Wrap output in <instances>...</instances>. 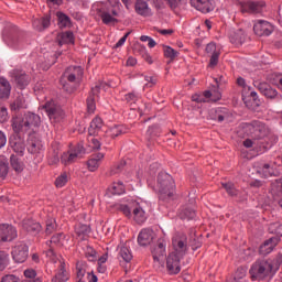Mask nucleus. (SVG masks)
<instances>
[{
	"label": "nucleus",
	"mask_w": 282,
	"mask_h": 282,
	"mask_svg": "<svg viewBox=\"0 0 282 282\" xmlns=\"http://www.w3.org/2000/svg\"><path fill=\"white\" fill-rule=\"evenodd\" d=\"M90 149L98 150L100 149V141L98 139L91 137L88 139Z\"/></svg>",
	"instance_id": "obj_61"
},
{
	"label": "nucleus",
	"mask_w": 282,
	"mask_h": 282,
	"mask_svg": "<svg viewBox=\"0 0 282 282\" xmlns=\"http://www.w3.org/2000/svg\"><path fill=\"white\" fill-rule=\"evenodd\" d=\"M75 232L77 236L80 237V239H85L89 232H91V229L87 225H77L75 228Z\"/></svg>",
	"instance_id": "obj_41"
},
{
	"label": "nucleus",
	"mask_w": 282,
	"mask_h": 282,
	"mask_svg": "<svg viewBox=\"0 0 282 282\" xmlns=\"http://www.w3.org/2000/svg\"><path fill=\"white\" fill-rule=\"evenodd\" d=\"M85 257L88 261H96L98 257L96 256V250L93 249L90 246L85 248Z\"/></svg>",
	"instance_id": "obj_51"
},
{
	"label": "nucleus",
	"mask_w": 282,
	"mask_h": 282,
	"mask_svg": "<svg viewBox=\"0 0 282 282\" xmlns=\"http://www.w3.org/2000/svg\"><path fill=\"white\" fill-rule=\"evenodd\" d=\"M155 239V232L152 229H142L138 236L139 246H149Z\"/></svg>",
	"instance_id": "obj_20"
},
{
	"label": "nucleus",
	"mask_w": 282,
	"mask_h": 282,
	"mask_svg": "<svg viewBox=\"0 0 282 282\" xmlns=\"http://www.w3.org/2000/svg\"><path fill=\"white\" fill-rule=\"evenodd\" d=\"M253 32L257 36H270L272 32H274V26L270 24V22L265 20H259L253 25Z\"/></svg>",
	"instance_id": "obj_15"
},
{
	"label": "nucleus",
	"mask_w": 282,
	"mask_h": 282,
	"mask_svg": "<svg viewBox=\"0 0 282 282\" xmlns=\"http://www.w3.org/2000/svg\"><path fill=\"white\" fill-rule=\"evenodd\" d=\"M213 100V102H217V100H221V93L214 86L212 90H206L203 95H194L192 96V100L194 102H206V100Z\"/></svg>",
	"instance_id": "obj_13"
},
{
	"label": "nucleus",
	"mask_w": 282,
	"mask_h": 282,
	"mask_svg": "<svg viewBox=\"0 0 282 282\" xmlns=\"http://www.w3.org/2000/svg\"><path fill=\"white\" fill-rule=\"evenodd\" d=\"M11 166L17 173H21L23 171V162L17 155H11Z\"/></svg>",
	"instance_id": "obj_42"
},
{
	"label": "nucleus",
	"mask_w": 282,
	"mask_h": 282,
	"mask_svg": "<svg viewBox=\"0 0 282 282\" xmlns=\"http://www.w3.org/2000/svg\"><path fill=\"white\" fill-rule=\"evenodd\" d=\"M135 12L140 14L141 17H151V8H149V4L143 0H138L135 2Z\"/></svg>",
	"instance_id": "obj_28"
},
{
	"label": "nucleus",
	"mask_w": 282,
	"mask_h": 282,
	"mask_svg": "<svg viewBox=\"0 0 282 282\" xmlns=\"http://www.w3.org/2000/svg\"><path fill=\"white\" fill-rule=\"evenodd\" d=\"M43 151V142L36 140L32 141L31 145L29 147V152L30 153H41Z\"/></svg>",
	"instance_id": "obj_47"
},
{
	"label": "nucleus",
	"mask_w": 282,
	"mask_h": 282,
	"mask_svg": "<svg viewBox=\"0 0 282 282\" xmlns=\"http://www.w3.org/2000/svg\"><path fill=\"white\" fill-rule=\"evenodd\" d=\"M243 147H246V149H257V147H259V143H257V139H247L243 141Z\"/></svg>",
	"instance_id": "obj_58"
},
{
	"label": "nucleus",
	"mask_w": 282,
	"mask_h": 282,
	"mask_svg": "<svg viewBox=\"0 0 282 282\" xmlns=\"http://www.w3.org/2000/svg\"><path fill=\"white\" fill-rule=\"evenodd\" d=\"M151 254L155 268H164V261H166V241L160 239L158 243L152 247Z\"/></svg>",
	"instance_id": "obj_8"
},
{
	"label": "nucleus",
	"mask_w": 282,
	"mask_h": 282,
	"mask_svg": "<svg viewBox=\"0 0 282 282\" xmlns=\"http://www.w3.org/2000/svg\"><path fill=\"white\" fill-rule=\"evenodd\" d=\"M102 160H105V153L98 152L91 154L87 161L88 171H90L91 173L98 171L100 164L102 163Z\"/></svg>",
	"instance_id": "obj_21"
},
{
	"label": "nucleus",
	"mask_w": 282,
	"mask_h": 282,
	"mask_svg": "<svg viewBox=\"0 0 282 282\" xmlns=\"http://www.w3.org/2000/svg\"><path fill=\"white\" fill-rule=\"evenodd\" d=\"M140 94L128 93L124 95V100L128 105H137L138 100H140Z\"/></svg>",
	"instance_id": "obj_45"
},
{
	"label": "nucleus",
	"mask_w": 282,
	"mask_h": 282,
	"mask_svg": "<svg viewBox=\"0 0 282 282\" xmlns=\"http://www.w3.org/2000/svg\"><path fill=\"white\" fill-rule=\"evenodd\" d=\"M83 78V67L80 66H69L61 79V85L63 86V89L67 91L68 94H72L74 89H76L75 86L69 87V84L65 83V80H68L69 83H73L76 85V83H80V79Z\"/></svg>",
	"instance_id": "obj_6"
},
{
	"label": "nucleus",
	"mask_w": 282,
	"mask_h": 282,
	"mask_svg": "<svg viewBox=\"0 0 282 282\" xmlns=\"http://www.w3.org/2000/svg\"><path fill=\"white\" fill-rule=\"evenodd\" d=\"M84 153H85V147L78 143L74 149L63 153L62 163L73 164V162H76V160H80Z\"/></svg>",
	"instance_id": "obj_11"
},
{
	"label": "nucleus",
	"mask_w": 282,
	"mask_h": 282,
	"mask_svg": "<svg viewBox=\"0 0 282 282\" xmlns=\"http://www.w3.org/2000/svg\"><path fill=\"white\" fill-rule=\"evenodd\" d=\"M108 191L112 195H124V184L122 182L112 183Z\"/></svg>",
	"instance_id": "obj_36"
},
{
	"label": "nucleus",
	"mask_w": 282,
	"mask_h": 282,
	"mask_svg": "<svg viewBox=\"0 0 282 282\" xmlns=\"http://www.w3.org/2000/svg\"><path fill=\"white\" fill-rule=\"evenodd\" d=\"M68 181V176L67 173H63L61 174L56 180H55V186L57 188H63V186H65V184H67Z\"/></svg>",
	"instance_id": "obj_52"
},
{
	"label": "nucleus",
	"mask_w": 282,
	"mask_h": 282,
	"mask_svg": "<svg viewBox=\"0 0 282 282\" xmlns=\"http://www.w3.org/2000/svg\"><path fill=\"white\" fill-rule=\"evenodd\" d=\"M181 256H176L175 252H171L166 258V270L169 274H180L182 267L180 265Z\"/></svg>",
	"instance_id": "obj_14"
},
{
	"label": "nucleus",
	"mask_w": 282,
	"mask_h": 282,
	"mask_svg": "<svg viewBox=\"0 0 282 282\" xmlns=\"http://www.w3.org/2000/svg\"><path fill=\"white\" fill-rule=\"evenodd\" d=\"M58 45H74V33L72 31H66L57 35Z\"/></svg>",
	"instance_id": "obj_26"
},
{
	"label": "nucleus",
	"mask_w": 282,
	"mask_h": 282,
	"mask_svg": "<svg viewBox=\"0 0 282 282\" xmlns=\"http://www.w3.org/2000/svg\"><path fill=\"white\" fill-rule=\"evenodd\" d=\"M230 116H232V113H230V110L227 108H217L215 110L214 120H218L219 122H228V120H230Z\"/></svg>",
	"instance_id": "obj_27"
},
{
	"label": "nucleus",
	"mask_w": 282,
	"mask_h": 282,
	"mask_svg": "<svg viewBox=\"0 0 282 282\" xmlns=\"http://www.w3.org/2000/svg\"><path fill=\"white\" fill-rule=\"evenodd\" d=\"M43 109H45L51 122H61L63 118H65V112L63 111V108L56 101L51 100L47 101Z\"/></svg>",
	"instance_id": "obj_9"
},
{
	"label": "nucleus",
	"mask_w": 282,
	"mask_h": 282,
	"mask_svg": "<svg viewBox=\"0 0 282 282\" xmlns=\"http://www.w3.org/2000/svg\"><path fill=\"white\" fill-rule=\"evenodd\" d=\"M279 243V238H270L269 240L264 241L262 246H260V254H270L276 248Z\"/></svg>",
	"instance_id": "obj_25"
},
{
	"label": "nucleus",
	"mask_w": 282,
	"mask_h": 282,
	"mask_svg": "<svg viewBox=\"0 0 282 282\" xmlns=\"http://www.w3.org/2000/svg\"><path fill=\"white\" fill-rule=\"evenodd\" d=\"M25 107H28V105L25 104V97L23 96H19L12 105V109H25Z\"/></svg>",
	"instance_id": "obj_50"
},
{
	"label": "nucleus",
	"mask_w": 282,
	"mask_h": 282,
	"mask_svg": "<svg viewBox=\"0 0 282 282\" xmlns=\"http://www.w3.org/2000/svg\"><path fill=\"white\" fill-rule=\"evenodd\" d=\"M206 52H207V54H212V55L220 53L219 47H217V45L213 42L207 44Z\"/></svg>",
	"instance_id": "obj_56"
},
{
	"label": "nucleus",
	"mask_w": 282,
	"mask_h": 282,
	"mask_svg": "<svg viewBox=\"0 0 282 282\" xmlns=\"http://www.w3.org/2000/svg\"><path fill=\"white\" fill-rule=\"evenodd\" d=\"M8 177V159L0 156V181Z\"/></svg>",
	"instance_id": "obj_40"
},
{
	"label": "nucleus",
	"mask_w": 282,
	"mask_h": 282,
	"mask_svg": "<svg viewBox=\"0 0 282 282\" xmlns=\"http://www.w3.org/2000/svg\"><path fill=\"white\" fill-rule=\"evenodd\" d=\"M63 239H65V234L59 232V234L54 235L51 238L50 243H54L55 246H61V243H63Z\"/></svg>",
	"instance_id": "obj_55"
},
{
	"label": "nucleus",
	"mask_w": 282,
	"mask_h": 282,
	"mask_svg": "<svg viewBox=\"0 0 282 282\" xmlns=\"http://www.w3.org/2000/svg\"><path fill=\"white\" fill-rule=\"evenodd\" d=\"M123 132H124V127L113 126L108 130V135H110V138H118V135H121V133Z\"/></svg>",
	"instance_id": "obj_46"
},
{
	"label": "nucleus",
	"mask_w": 282,
	"mask_h": 282,
	"mask_svg": "<svg viewBox=\"0 0 282 282\" xmlns=\"http://www.w3.org/2000/svg\"><path fill=\"white\" fill-rule=\"evenodd\" d=\"M229 41L234 45H243V43H246V33L241 29L231 31L229 35Z\"/></svg>",
	"instance_id": "obj_24"
},
{
	"label": "nucleus",
	"mask_w": 282,
	"mask_h": 282,
	"mask_svg": "<svg viewBox=\"0 0 282 282\" xmlns=\"http://www.w3.org/2000/svg\"><path fill=\"white\" fill-rule=\"evenodd\" d=\"M89 265L85 261H78L76 263V276L77 279H84L85 274H89Z\"/></svg>",
	"instance_id": "obj_30"
},
{
	"label": "nucleus",
	"mask_w": 282,
	"mask_h": 282,
	"mask_svg": "<svg viewBox=\"0 0 282 282\" xmlns=\"http://www.w3.org/2000/svg\"><path fill=\"white\" fill-rule=\"evenodd\" d=\"M257 173L262 177H272V175H279V172L271 167L270 164H263L261 167H258Z\"/></svg>",
	"instance_id": "obj_31"
},
{
	"label": "nucleus",
	"mask_w": 282,
	"mask_h": 282,
	"mask_svg": "<svg viewBox=\"0 0 282 282\" xmlns=\"http://www.w3.org/2000/svg\"><path fill=\"white\" fill-rule=\"evenodd\" d=\"M220 53H214L209 59V67H217V63H219Z\"/></svg>",
	"instance_id": "obj_59"
},
{
	"label": "nucleus",
	"mask_w": 282,
	"mask_h": 282,
	"mask_svg": "<svg viewBox=\"0 0 282 282\" xmlns=\"http://www.w3.org/2000/svg\"><path fill=\"white\" fill-rule=\"evenodd\" d=\"M124 166H127V162L121 161L119 164H116L115 166L111 167L109 175L113 176V175H118L119 173H122V171L124 170Z\"/></svg>",
	"instance_id": "obj_48"
},
{
	"label": "nucleus",
	"mask_w": 282,
	"mask_h": 282,
	"mask_svg": "<svg viewBox=\"0 0 282 282\" xmlns=\"http://www.w3.org/2000/svg\"><path fill=\"white\" fill-rule=\"evenodd\" d=\"M223 188L228 193V195H231V197H235L237 195V188H235V184L232 183H221Z\"/></svg>",
	"instance_id": "obj_54"
},
{
	"label": "nucleus",
	"mask_w": 282,
	"mask_h": 282,
	"mask_svg": "<svg viewBox=\"0 0 282 282\" xmlns=\"http://www.w3.org/2000/svg\"><path fill=\"white\" fill-rule=\"evenodd\" d=\"M11 91L10 82L0 77V98H9Z\"/></svg>",
	"instance_id": "obj_33"
},
{
	"label": "nucleus",
	"mask_w": 282,
	"mask_h": 282,
	"mask_svg": "<svg viewBox=\"0 0 282 282\" xmlns=\"http://www.w3.org/2000/svg\"><path fill=\"white\" fill-rule=\"evenodd\" d=\"M102 127H105L102 119L100 117H96L91 120L88 128L89 135H100V133H102Z\"/></svg>",
	"instance_id": "obj_23"
},
{
	"label": "nucleus",
	"mask_w": 282,
	"mask_h": 282,
	"mask_svg": "<svg viewBox=\"0 0 282 282\" xmlns=\"http://www.w3.org/2000/svg\"><path fill=\"white\" fill-rule=\"evenodd\" d=\"M11 147L15 153H18L19 155H23L25 151V143H23V141L19 140L15 142H11Z\"/></svg>",
	"instance_id": "obj_43"
},
{
	"label": "nucleus",
	"mask_w": 282,
	"mask_h": 282,
	"mask_svg": "<svg viewBox=\"0 0 282 282\" xmlns=\"http://www.w3.org/2000/svg\"><path fill=\"white\" fill-rule=\"evenodd\" d=\"M15 82L20 89H24L25 87H28V85H30V76H28L24 73H21L15 76Z\"/></svg>",
	"instance_id": "obj_34"
},
{
	"label": "nucleus",
	"mask_w": 282,
	"mask_h": 282,
	"mask_svg": "<svg viewBox=\"0 0 282 282\" xmlns=\"http://www.w3.org/2000/svg\"><path fill=\"white\" fill-rule=\"evenodd\" d=\"M178 215L181 219H187V221L195 219V212L191 207L182 208Z\"/></svg>",
	"instance_id": "obj_39"
},
{
	"label": "nucleus",
	"mask_w": 282,
	"mask_h": 282,
	"mask_svg": "<svg viewBox=\"0 0 282 282\" xmlns=\"http://www.w3.org/2000/svg\"><path fill=\"white\" fill-rule=\"evenodd\" d=\"M144 78L147 80V84L144 85V87H153V85H155V83H158V79L153 76L147 75Z\"/></svg>",
	"instance_id": "obj_62"
},
{
	"label": "nucleus",
	"mask_w": 282,
	"mask_h": 282,
	"mask_svg": "<svg viewBox=\"0 0 282 282\" xmlns=\"http://www.w3.org/2000/svg\"><path fill=\"white\" fill-rule=\"evenodd\" d=\"M54 230H56V220L53 218H48L46 220V235H52V232H54Z\"/></svg>",
	"instance_id": "obj_53"
},
{
	"label": "nucleus",
	"mask_w": 282,
	"mask_h": 282,
	"mask_svg": "<svg viewBox=\"0 0 282 282\" xmlns=\"http://www.w3.org/2000/svg\"><path fill=\"white\" fill-rule=\"evenodd\" d=\"M1 282H20L17 275H6L2 278Z\"/></svg>",
	"instance_id": "obj_64"
},
{
	"label": "nucleus",
	"mask_w": 282,
	"mask_h": 282,
	"mask_svg": "<svg viewBox=\"0 0 282 282\" xmlns=\"http://www.w3.org/2000/svg\"><path fill=\"white\" fill-rule=\"evenodd\" d=\"M23 228L26 232H39L41 231V224L34 220H23Z\"/></svg>",
	"instance_id": "obj_32"
},
{
	"label": "nucleus",
	"mask_w": 282,
	"mask_h": 282,
	"mask_svg": "<svg viewBox=\"0 0 282 282\" xmlns=\"http://www.w3.org/2000/svg\"><path fill=\"white\" fill-rule=\"evenodd\" d=\"M8 122V108L0 105V123Z\"/></svg>",
	"instance_id": "obj_57"
},
{
	"label": "nucleus",
	"mask_w": 282,
	"mask_h": 282,
	"mask_svg": "<svg viewBox=\"0 0 282 282\" xmlns=\"http://www.w3.org/2000/svg\"><path fill=\"white\" fill-rule=\"evenodd\" d=\"M240 10L242 14H259L263 10V3L252 1L241 2Z\"/></svg>",
	"instance_id": "obj_17"
},
{
	"label": "nucleus",
	"mask_w": 282,
	"mask_h": 282,
	"mask_svg": "<svg viewBox=\"0 0 282 282\" xmlns=\"http://www.w3.org/2000/svg\"><path fill=\"white\" fill-rule=\"evenodd\" d=\"M243 133L247 135H252V138L257 140H261V138H265L268 135L269 130L265 123L261 121H252L250 123H242L241 126Z\"/></svg>",
	"instance_id": "obj_7"
},
{
	"label": "nucleus",
	"mask_w": 282,
	"mask_h": 282,
	"mask_svg": "<svg viewBox=\"0 0 282 282\" xmlns=\"http://www.w3.org/2000/svg\"><path fill=\"white\" fill-rule=\"evenodd\" d=\"M10 261V256L6 251H0V270H6Z\"/></svg>",
	"instance_id": "obj_49"
},
{
	"label": "nucleus",
	"mask_w": 282,
	"mask_h": 282,
	"mask_svg": "<svg viewBox=\"0 0 282 282\" xmlns=\"http://www.w3.org/2000/svg\"><path fill=\"white\" fill-rule=\"evenodd\" d=\"M41 124V117L36 113H25L23 117L13 118L12 127L17 133L34 131Z\"/></svg>",
	"instance_id": "obj_2"
},
{
	"label": "nucleus",
	"mask_w": 282,
	"mask_h": 282,
	"mask_svg": "<svg viewBox=\"0 0 282 282\" xmlns=\"http://www.w3.org/2000/svg\"><path fill=\"white\" fill-rule=\"evenodd\" d=\"M28 245L23 242L17 243L11 251L13 261L15 263H25V261L28 260Z\"/></svg>",
	"instance_id": "obj_12"
},
{
	"label": "nucleus",
	"mask_w": 282,
	"mask_h": 282,
	"mask_svg": "<svg viewBox=\"0 0 282 282\" xmlns=\"http://www.w3.org/2000/svg\"><path fill=\"white\" fill-rule=\"evenodd\" d=\"M279 265V259L258 260L250 268L249 274L253 281H263L267 276H274Z\"/></svg>",
	"instance_id": "obj_1"
},
{
	"label": "nucleus",
	"mask_w": 282,
	"mask_h": 282,
	"mask_svg": "<svg viewBox=\"0 0 282 282\" xmlns=\"http://www.w3.org/2000/svg\"><path fill=\"white\" fill-rule=\"evenodd\" d=\"M172 246H173L174 254L178 257H184V253L188 249V239L186 238V235L176 234L172 238Z\"/></svg>",
	"instance_id": "obj_10"
},
{
	"label": "nucleus",
	"mask_w": 282,
	"mask_h": 282,
	"mask_svg": "<svg viewBox=\"0 0 282 282\" xmlns=\"http://www.w3.org/2000/svg\"><path fill=\"white\" fill-rule=\"evenodd\" d=\"M56 17L58 19L59 28H69V25H72V20L69 19V17H67V14L63 12H57Z\"/></svg>",
	"instance_id": "obj_38"
},
{
	"label": "nucleus",
	"mask_w": 282,
	"mask_h": 282,
	"mask_svg": "<svg viewBox=\"0 0 282 282\" xmlns=\"http://www.w3.org/2000/svg\"><path fill=\"white\" fill-rule=\"evenodd\" d=\"M178 55H180V53L177 51H175L173 47L164 46L165 58H170V61H175V58H177Z\"/></svg>",
	"instance_id": "obj_44"
},
{
	"label": "nucleus",
	"mask_w": 282,
	"mask_h": 282,
	"mask_svg": "<svg viewBox=\"0 0 282 282\" xmlns=\"http://www.w3.org/2000/svg\"><path fill=\"white\" fill-rule=\"evenodd\" d=\"M33 28L36 30H45V28H50V17L34 20Z\"/></svg>",
	"instance_id": "obj_37"
},
{
	"label": "nucleus",
	"mask_w": 282,
	"mask_h": 282,
	"mask_svg": "<svg viewBox=\"0 0 282 282\" xmlns=\"http://www.w3.org/2000/svg\"><path fill=\"white\" fill-rule=\"evenodd\" d=\"M120 210L129 219H134L137 224H144L147 221V212L140 203H131L130 205H120Z\"/></svg>",
	"instance_id": "obj_4"
},
{
	"label": "nucleus",
	"mask_w": 282,
	"mask_h": 282,
	"mask_svg": "<svg viewBox=\"0 0 282 282\" xmlns=\"http://www.w3.org/2000/svg\"><path fill=\"white\" fill-rule=\"evenodd\" d=\"M24 276L26 279H36V271L34 269H26L24 271Z\"/></svg>",
	"instance_id": "obj_63"
},
{
	"label": "nucleus",
	"mask_w": 282,
	"mask_h": 282,
	"mask_svg": "<svg viewBox=\"0 0 282 282\" xmlns=\"http://www.w3.org/2000/svg\"><path fill=\"white\" fill-rule=\"evenodd\" d=\"M17 239V229L12 225L1 224L0 225V242L12 241Z\"/></svg>",
	"instance_id": "obj_18"
},
{
	"label": "nucleus",
	"mask_w": 282,
	"mask_h": 282,
	"mask_svg": "<svg viewBox=\"0 0 282 282\" xmlns=\"http://www.w3.org/2000/svg\"><path fill=\"white\" fill-rule=\"evenodd\" d=\"M102 87H105V84L99 83L91 88L90 95L86 100L88 113H94V111H96V96L100 94V89H102Z\"/></svg>",
	"instance_id": "obj_16"
},
{
	"label": "nucleus",
	"mask_w": 282,
	"mask_h": 282,
	"mask_svg": "<svg viewBox=\"0 0 282 282\" xmlns=\"http://www.w3.org/2000/svg\"><path fill=\"white\" fill-rule=\"evenodd\" d=\"M156 189L160 193V199H171L175 195V181L166 172H160L156 180Z\"/></svg>",
	"instance_id": "obj_3"
},
{
	"label": "nucleus",
	"mask_w": 282,
	"mask_h": 282,
	"mask_svg": "<svg viewBox=\"0 0 282 282\" xmlns=\"http://www.w3.org/2000/svg\"><path fill=\"white\" fill-rule=\"evenodd\" d=\"M189 2L193 8H195L199 12H203L204 14L213 12V10H215V6H213V2L210 0H189Z\"/></svg>",
	"instance_id": "obj_19"
},
{
	"label": "nucleus",
	"mask_w": 282,
	"mask_h": 282,
	"mask_svg": "<svg viewBox=\"0 0 282 282\" xmlns=\"http://www.w3.org/2000/svg\"><path fill=\"white\" fill-rule=\"evenodd\" d=\"M254 87H257L260 94H262V96H265V98L272 99L279 96L276 89L271 88L270 85L265 83L254 82Z\"/></svg>",
	"instance_id": "obj_22"
},
{
	"label": "nucleus",
	"mask_w": 282,
	"mask_h": 282,
	"mask_svg": "<svg viewBox=\"0 0 282 282\" xmlns=\"http://www.w3.org/2000/svg\"><path fill=\"white\" fill-rule=\"evenodd\" d=\"M69 280V273L65 270V262L59 261V270L53 278L52 282H67Z\"/></svg>",
	"instance_id": "obj_29"
},
{
	"label": "nucleus",
	"mask_w": 282,
	"mask_h": 282,
	"mask_svg": "<svg viewBox=\"0 0 282 282\" xmlns=\"http://www.w3.org/2000/svg\"><path fill=\"white\" fill-rule=\"evenodd\" d=\"M110 7L99 9V17L105 25H116L118 23L120 0H108Z\"/></svg>",
	"instance_id": "obj_5"
},
{
	"label": "nucleus",
	"mask_w": 282,
	"mask_h": 282,
	"mask_svg": "<svg viewBox=\"0 0 282 282\" xmlns=\"http://www.w3.org/2000/svg\"><path fill=\"white\" fill-rule=\"evenodd\" d=\"M246 274H247L246 268L240 267V268L237 269L234 279H237L239 281L240 279L246 278Z\"/></svg>",
	"instance_id": "obj_60"
},
{
	"label": "nucleus",
	"mask_w": 282,
	"mask_h": 282,
	"mask_svg": "<svg viewBox=\"0 0 282 282\" xmlns=\"http://www.w3.org/2000/svg\"><path fill=\"white\" fill-rule=\"evenodd\" d=\"M119 257L126 262L129 263L131 259H133V254L131 253V250H129V247L121 246L119 250Z\"/></svg>",
	"instance_id": "obj_35"
}]
</instances>
